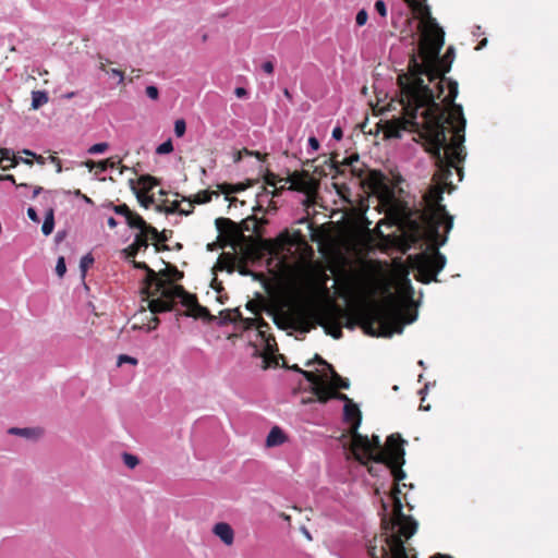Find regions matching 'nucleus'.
Returning a JSON list of instances; mask_svg holds the SVG:
<instances>
[{"mask_svg":"<svg viewBox=\"0 0 558 558\" xmlns=\"http://www.w3.org/2000/svg\"><path fill=\"white\" fill-rule=\"evenodd\" d=\"M213 533L221 539L223 544L230 546L234 542V531L229 523L219 522L213 527Z\"/></svg>","mask_w":558,"mask_h":558,"instance_id":"obj_16","label":"nucleus"},{"mask_svg":"<svg viewBox=\"0 0 558 558\" xmlns=\"http://www.w3.org/2000/svg\"><path fill=\"white\" fill-rule=\"evenodd\" d=\"M236 258L233 254L230 253H221L218 257L217 264L215 268L217 270H227L228 272H232L235 267Z\"/></svg>","mask_w":558,"mask_h":558,"instance_id":"obj_18","label":"nucleus"},{"mask_svg":"<svg viewBox=\"0 0 558 558\" xmlns=\"http://www.w3.org/2000/svg\"><path fill=\"white\" fill-rule=\"evenodd\" d=\"M149 232H138L135 235L134 242L123 250V254L126 259L135 258L136 254L142 248L148 247Z\"/></svg>","mask_w":558,"mask_h":558,"instance_id":"obj_13","label":"nucleus"},{"mask_svg":"<svg viewBox=\"0 0 558 558\" xmlns=\"http://www.w3.org/2000/svg\"><path fill=\"white\" fill-rule=\"evenodd\" d=\"M93 263H94V257L92 256V254H87V255L82 257L81 263H80V267L82 269L83 276H85V272H86L87 268L89 266H92Z\"/></svg>","mask_w":558,"mask_h":558,"instance_id":"obj_38","label":"nucleus"},{"mask_svg":"<svg viewBox=\"0 0 558 558\" xmlns=\"http://www.w3.org/2000/svg\"><path fill=\"white\" fill-rule=\"evenodd\" d=\"M376 12L381 16H387V5L384 0H377L374 5Z\"/></svg>","mask_w":558,"mask_h":558,"instance_id":"obj_46","label":"nucleus"},{"mask_svg":"<svg viewBox=\"0 0 558 558\" xmlns=\"http://www.w3.org/2000/svg\"><path fill=\"white\" fill-rule=\"evenodd\" d=\"M407 441L400 434H391L383 446L377 435L372 439L362 434H356L351 440V452L356 461L363 465L369 462L385 464L393 477V487L390 496L392 499V517L388 519L384 514L381 529L384 533L374 537L368 546L371 558H409L404 541L411 538L417 531V522L402 511L403 506L400 499L401 489L399 483L405 478L402 466L405 463L404 445ZM430 558H452L445 554H435Z\"/></svg>","mask_w":558,"mask_h":558,"instance_id":"obj_2","label":"nucleus"},{"mask_svg":"<svg viewBox=\"0 0 558 558\" xmlns=\"http://www.w3.org/2000/svg\"><path fill=\"white\" fill-rule=\"evenodd\" d=\"M147 97H149L153 100H157L159 97V90L156 86L149 85L145 89Z\"/></svg>","mask_w":558,"mask_h":558,"instance_id":"obj_48","label":"nucleus"},{"mask_svg":"<svg viewBox=\"0 0 558 558\" xmlns=\"http://www.w3.org/2000/svg\"><path fill=\"white\" fill-rule=\"evenodd\" d=\"M264 182L267 186L274 187L272 196L280 195L286 189V184H289V190L305 194L307 199L314 198L318 190V181L307 171L288 172L287 177H281L267 170L264 174Z\"/></svg>","mask_w":558,"mask_h":558,"instance_id":"obj_6","label":"nucleus"},{"mask_svg":"<svg viewBox=\"0 0 558 558\" xmlns=\"http://www.w3.org/2000/svg\"><path fill=\"white\" fill-rule=\"evenodd\" d=\"M227 315L230 316V318H229L230 323H238V322L241 323L243 320V318H244L242 316V313H241V311L239 308H234L232 311L228 310L227 311Z\"/></svg>","mask_w":558,"mask_h":558,"instance_id":"obj_39","label":"nucleus"},{"mask_svg":"<svg viewBox=\"0 0 558 558\" xmlns=\"http://www.w3.org/2000/svg\"><path fill=\"white\" fill-rule=\"evenodd\" d=\"M415 315L403 312L395 294L389 293L381 302H371L356 308L354 319L345 317L344 327L353 329L359 324L365 333L373 337H391L401 333Z\"/></svg>","mask_w":558,"mask_h":558,"instance_id":"obj_4","label":"nucleus"},{"mask_svg":"<svg viewBox=\"0 0 558 558\" xmlns=\"http://www.w3.org/2000/svg\"><path fill=\"white\" fill-rule=\"evenodd\" d=\"M123 363H129V364H132V365H136L137 364V360L133 356H130V355H126V354H121L119 357H118V365H122Z\"/></svg>","mask_w":558,"mask_h":558,"instance_id":"obj_49","label":"nucleus"},{"mask_svg":"<svg viewBox=\"0 0 558 558\" xmlns=\"http://www.w3.org/2000/svg\"><path fill=\"white\" fill-rule=\"evenodd\" d=\"M328 369L331 373V384L333 389H348L350 383L347 378L341 377L333 368L332 365H328Z\"/></svg>","mask_w":558,"mask_h":558,"instance_id":"obj_22","label":"nucleus"},{"mask_svg":"<svg viewBox=\"0 0 558 558\" xmlns=\"http://www.w3.org/2000/svg\"><path fill=\"white\" fill-rule=\"evenodd\" d=\"M156 315L157 314H154L151 312H150V315H148V322H147V328H146L147 331L155 330L158 327L160 319Z\"/></svg>","mask_w":558,"mask_h":558,"instance_id":"obj_40","label":"nucleus"},{"mask_svg":"<svg viewBox=\"0 0 558 558\" xmlns=\"http://www.w3.org/2000/svg\"><path fill=\"white\" fill-rule=\"evenodd\" d=\"M274 322L280 329L291 328L307 333L323 325V307L315 310L300 305L293 311L277 314Z\"/></svg>","mask_w":558,"mask_h":558,"instance_id":"obj_8","label":"nucleus"},{"mask_svg":"<svg viewBox=\"0 0 558 558\" xmlns=\"http://www.w3.org/2000/svg\"><path fill=\"white\" fill-rule=\"evenodd\" d=\"M157 274L159 278H162L163 280L171 284H174V281L181 280L184 276V274L173 265H167L166 269H162Z\"/></svg>","mask_w":558,"mask_h":558,"instance_id":"obj_20","label":"nucleus"},{"mask_svg":"<svg viewBox=\"0 0 558 558\" xmlns=\"http://www.w3.org/2000/svg\"><path fill=\"white\" fill-rule=\"evenodd\" d=\"M218 189L220 190L221 193H223L226 195L234 193V185L230 184V183L219 184Z\"/></svg>","mask_w":558,"mask_h":558,"instance_id":"obj_51","label":"nucleus"},{"mask_svg":"<svg viewBox=\"0 0 558 558\" xmlns=\"http://www.w3.org/2000/svg\"><path fill=\"white\" fill-rule=\"evenodd\" d=\"M262 69L265 73L267 74H272L274 73V63L271 61H265L263 64H262Z\"/></svg>","mask_w":558,"mask_h":558,"instance_id":"obj_57","label":"nucleus"},{"mask_svg":"<svg viewBox=\"0 0 558 558\" xmlns=\"http://www.w3.org/2000/svg\"><path fill=\"white\" fill-rule=\"evenodd\" d=\"M302 376L313 385V387H316L318 384H322V381L324 380L322 376L317 375L316 373L314 372H310V371H303L302 372Z\"/></svg>","mask_w":558,"mask_h":558,"instance_id":"obj_31","label":"nucleus"},{"mask_svg":"<svg viewBox=\"0 0 558 558\" xmlns=\"http://www.w3.org/2000/svg\"><path fill=\"white\" fill-rule=\"evenodd\" d=\"M234 94L238 98H245L247 97V90L244 87H236L234 89Z\"/></svg>","mask_w":558,"mask_h":558,"instance_id":"obj_62","label":"nucleus"},{"mask_svg":"<svg viewBox=\"0 0 558 558\" xmlns=\"http://www.w3.org/2000/svg\"><path fill=\"white\" fill-rule=\"evenodd\" d=\"M9 433L12 434V435L22 436V437H25V438L38 437L39 435H41V430L40 429H35V428L12 427V428L9 429Z\"/></svg>","mask_w":558,"mask_h":558,"instance_id":"obj_28","label":"nucleus"},{"mask_svg":"<svg viewBox=\"0 0 558 558\" xmlns=\"http://www.w3.org/2000/svg\"><path fill=\"white\" fill-rule=\"evenodd\" d=\"M424 149L432 156L437 170L433 175V184L424 195L427 205L425 222L428 227L430 239L435 244L432 252H422L409 256L410 265L416 270L414 278L424 284L432 281L438 282L437 275L446 266V256L438 251L444 245L447 235L441 236L440 227L444 226L448 233L453 227V217L449 215L446 206L441 204L442 194L451 193L454 185L450 180L452 170H456L459 181L463 178V161L466 156L464 142H420Z\"/></svg>","mask_w":558,"mask_h":558,"instance_id":"obj_3","label":"nucleus"},{"mask_svg":"<svg viewBox=\"0 0 558 558\" xmlns=\"http://www.w3.org/2000/svg\"><path fill=\"white\" fill-rule=\"evenodd\" d=\"M367 19H368V13L365 9H362L357 12L356 14V17H355V22H356V25L357 26H363L366 24L367 22Z\"/></svg>","mask_w":558,"mask_h":558,"instance_id":"obj_45","label":"nucleus"},{"mask_svg":"<svg viewBox=\"0 0 558 558\" xmlns=\"http://www.w3.org/2000/svg\"><path fill=\"white\" fill-rule=\"evenodd\" d=\"M109 73L112 75V76H117L119 78L118 83L121 84L124 80V74L122 71L118 70V69H111L109 71Z\"/></svg>","mask_w":558,"mask_h":558,"instance_id":"obj_59","label":"nucleus"},{"mask_svg":"<svg viewBox=\"0 0 558 558\" xmlns=\"http://www.w3.org/2000/svg\"><path fill=\"white\" fill-rule=\"evenodd\" d=\"M125 221L130 228H136L140 230V232H149L150 235L158 234V230L155 227L148 225L137 213L132 211Z\"/></svg>","mask_w":558,"mask_h":558,"instance_id":"obj_15","label":"nucleus"},{"mask_svg":"<svg viewBox=\"0 0 558 558\" xmlns=\"http://www.w3.org/2000/svg\"><path fill=\"white\" fill-rule=\"evenodd\" d=\"M171 151H173L172 142H162V144L156 148V153L159 155L169 154Z\"/></svg>","mask_w":558,"mask_h":558,"instance_id":"obj_42","label":"nucleus"},{"mask_svg":"<svg viewBox=\"0 0 558 558\" xmlns=\"http://www.w3.org/2000/svg\"><path fill=\"white\" fill-rule=\"evenodd\" d=\"M343 420L347 424L350 425L349 427V435L351 436V439L354 438V436L359 433V427L362 422V413L357 404L354 402H350L349 404H344L343 408Z\"/></svg>","mask_w":558,"mask_h":558,"instance_id":"obj_12","label":"nucleus"},{"mask_svg":"<svg viewBox=\"0 0 558 558\" xmlns=\"http://www.w3.org/2000/svg\"><path fill=\"white\" fill-rule=\"evenodd\" d=\"M65 271H66L65 259L63 256H60L57 260L56 272L61 278L64 276Z\"/></svg>","mask_w":558,"mask_h":558,"instance_id":"obj_43","label":"nucleus"},{"mask_svg":"<svg viewBox=\"0 0 558 558\" xmlns=\"http://www.w3.org/2000/svg\"><path fill=\"white\" fill-rule=\"evenodd\" d=\"M348 316V312L339 305L332 303L323 306V325H320L325 332L333 339H340L342 332V319Z\"/></svg>","mask_w":558,"mask_h":558,"instance_id":"obj_10","label":"nucleus"},{"mask_svg":"<svg viewBox=\"0 0 558 558\" xmlns=\"http://www.w3.org/2000/svg\"><path fill=\"white\" fill-rule=\"evenodd\" d=\"M84 166H85L86 168H88V170H89V171H93L94 169H96V168H97V161H94V160H92V159H88V160H86V161L84 162Z\"/></svg>","mask_w":558,"mask_h":558,"instance_id":"obj_63","label":"nucleus"},{"mask_svg":"<svg viewBox=\"0 0 558 558\" xmlns=\"http://www.w3.org/2000/svg\"><path fill=\"white\" fill-rule=\"evenodd\" d=\"M19 163V160L15 156H10L9 150L1 149L0 150V168L2 170H8L10 168L15 167Z\"/></svg>","mask_w":558,"mask_h":558,"instance_id":"obj_23","label":"nucleus"},{"mask_svg":"<svg viewBox=\"0 0 558 558\" xmlns=\"http://www.w3.org/2000/svg\"><path fill=\"white\" fill-rule=\"evenodd\" d=\"M186 123L183 119H178L174 122V134L177 137H182L185 133Z\"/></svg>","mask_w":558,"mask_h":558,"instance_id":"obj_37","label":"nucleus"},{"mask_svg":"<svg viewBox=\"0 0 558 558\" xmlns=\"http://www.w3.org/2000/svg\"><path fill=\"white\" fill-rule=\"evenodd\" d=\"M287 439L284 432L279 426H274L266 438V447L271 448L280 446L284 444Z\"/></svg>","mask_w":558,"mask_h":558,"instance_id":"obj_17","label":"nucleus"},{"mask_svg":"<svg viewBox=\"0 0 558 558\" xmlns=\"http://www.w3.org/2000/svg\"><path fill=\"white\" fill-rule=\"evenodd\" d=\"M47 159H49L50 162L56 166L57 172H61L62 171L61 160L54 155V153H49Z\"/></svg>","mask_w":558,"mask_h":558,"instance_id":"obj_50","label":"nucleus"},{"mask_svg":"<svg viewBox=\"0 0 558 558\" xmlns=\"http://www.w3.org/2000/svg\"><path fill=\"white\" fill-rule=\"evenodd\" d=\"M133 264V267L136 269H142L146 272V276L143 280L142 294L145 295L143 301L147 302L156 296L160 289L167 283L166 280L158 277V274L151 269L145 262H136L134 258L130 259Z\"/></svg>","mask_w":558,"mask_h":558,"instance_id":"obj_11","label":"nucleus"},{"mask_svg":"<svg viewBox=\"0 0 558 558\" xmlns=\"http://www.w3.org/2000/svg\"><path fill=\"white\" fill-rule=\"evenodd\" d=\"M246 308H247L251 313H253L254 315H258V314H259V312H260V306H259V304H258L257 302H255V301H248V302L246 303Z\"/></svg>","mask_w":558,"mask_h":558,"instance_id":"obj_52","label":"nucleus"},{"mask_svg":"<svg viewBox=\"0 0 558 558\" xmlns=\"http://www.w3.org/2000/svg\"><path fill=\"white\" fill-rule=\"evenodd\" d=\"M313 364H318V365H323V366H327V367H328V365H330L319 354H315L313 359L305 362L306 367H310Z\"/></svg>","mask_w":558,"mask_h":558,"instance_id":"obj_44","label":"nucleus"},{"mask_svg":"<svg viewBox=\"0 0 558 558\" xmlns=\"http://www.w3.org/2000/svg\"><path fill=\"white\" fill-rule=\"evenodd\" d=\"M130 184L132 187V191L135 192H143L144 194H147L149 191H151L156 185L159 184V181L149 174L141 175L136 182L134 180H130Z\"/></svg>","mask_w":558,"mask_h":558,"instance_id":"obj_14","label":"nucleus"},{"mask_svg":"<svg viewBox=\"0 0 558 558\" xmlns=\"http://www.w3.org/2000/svg\"><path fill=\"white\" fill-rule=\"evenodd\" d=\"M425 57L420 41L417 57L410 60L414 77L404 88L405 117L401 128L418 134L420 140H465L462 107L453 104L458 83L445 77L453 62L454 48L450 46L442 58L437 54L430 62Z\"/></svg>","mask_w":558,"mask_h":558,"instance_id":"obj_1","label":"nucleus"},{"mask_svg":"<svg viewBox=\"0 0 558 558\" xmlns=\"http://www.w3.org/2000/svg\"><path fill=\"white\" fill-rule=\"evenodd\" d=\"M122 460L124 462V464L129 468V469H134L140 463V460L134 454H131V453H128V452H124L122 454Z\"/></svg>","mask_w":558,"mask_h":558,"instance_id":"obj_34","label":"nucleus"},{"mask_svg":"<svg viewBox=\"0 0 558 558\" xmlns=\"http://www.w3.org/2000/svg\"><path fill=\"white\" fill-rule=\"evenodd\" d=\"M216 225L217 227L220 229L222 226H231V227H235V223L230 220L229 218H218L216 220Z\"/></svg>","mask_w":558,"mask_h":558,"instance_id":"obj_56","label":"nucleus"},{"mask_svg":"<svg viewBox=\"0 0 558 558\" xmlns=\"http://www.w3.org/2000/svg\"><path fill=\"white\" fill-rule=\"evenodd\" d=\"M193 209H194V206L192 205V203H190V202H189V207H187V209H183V208H181V207H180V203L175 201V202H173V203L171 204V206L167 207V208L165 209V211H166L167 214H174V213H179V214H181V215H185V216H187V215H190V214L193 211Z\"/></svg>","mask_w":558,"mask_h":558,"instance_id":"obj_30","label":"nucleus"},{"mask_svg":"<svg viewBox=\"0 0 558 558\" xmlns=\"http://www.w3.org/2000/svg\"><path fill=\"white\" fill-rule=\"evenodd\" d=\"M136 198L138 203L145 207L148 208L150 205L154 204V196L144 194L143 192H135Z\"/></svg>","mask_w":558,"mask_h":558,"instance_id":"obj_33","label":"nucleus"},{"mask_svg":"<svg viewBox=\"0 0 558 558\" xmlns=\"http://www.w3.org/2000/svg\"><path fill=\"white\" fill-rule=\"evenodd\" d=\"M342 130L340 126H335L332 129V133H331V140H341L342 138Z\"/></svg>","mask_w":558,"mask_h":558,"instance_id":"obj_58","label":"nucleus"},{"mask_svg":"<svg viewBox=\"0 0 558 558\" xmlns=\"http://www.w3.org/2000/svg\"><path fill=\"white\" fill-rule=\"evenodd\" d=\"M136 322L132 325V329H142L145 326L147 327L148 314L145 306H142L141 310L133 317Z\"/></svg>","mask_w":558,"mask_h":558,"instance_id":"obj_25","label":"nucleus"},{"mask_svg":"<svg viewBox=\"0 0 558 558\" xmlns=\"http://www.w3.org/2000/svg\"><path fill=\"white\" fill-rule=\"evenodd\" d=\"M109 148V145L107 142H99L92 147L88 148V154L95 155V154H102Z\"/></svg>","mask_w":558,"mask_h":558,"instance_id":"obj_35","label":"nucleus"},{"mask_svg":"<svg viewBox=\"0 0 558 558\" xmlns=\"http://www.w3.org/2000/svg\"><path fill=\"white\" fill-rule=\"evenodd\" d=\"M255 329L258 331V333H259L263 338H266L265 333H266V331H267L268 329H270V326H269V324H268L266 320H264L262 317H258Z\"/></svg>","mask_w":558,"mask_h":558,"instance_id":"obj_36","label":"nucleus"},{"mask_svg":"<svg viewBox=\"0 0 558 558\" xmlns=\"http://www.w3.org/2000/svg\"><path fill=\"white\" fill-rule=\"evenodd\" d=\"M359 159V156L357 155H352L348 158H343L342 161H339L337 159V156H332L331 158V161L332 163L336 166L337 163H342V165H352L353 161H356Z\"/></svg>","mask_w":558,"mask_h":558,"instance_id":"obj_47","label":"nucleus"},{"mask_svg":"<svg viewBox=\"0 0 558 558\" xmlns=\"http://www.w3.org/2000/svg\"><path fill=\"white\" fill-rule=\"evenodd\" d=\"M332 399L341 400L344 402V404H349L350 402H353L347 395L339 392L337 389L333 390Z\"/></svg>","mask_w":558,"mask_h":558,"instance_id":"obj_54","label":"nucleus"},{"mask_svg":"<svg viewBox=\"0 0 558 558\" xmlns=\"http://www.w3.org/2000/svg\"><path fill=\"white\" fill-rule=\"evenodd\" d=\"M213 195H218L214 191L204 190L194 195L193 199H189L190 203L194 206V204H206L209 203L213 198Z\"/></svg>","mask_w":558,"mask_h":558,"instance_id":"obj_27","label":"nucleus"},{"mask_svg":"<svg viewBox=\"0 0 558 558\" xmlns=\"http://www.w3.org/2000/svg\"><path fill=\"white\" fill-rule=\"evenodd\" d=\"M257 319L258 318H243L241 323L243 324V328L248 330L256 327Z\"/></svg>","mask_w":558,"mask_h":558,"instance_id":"obj_53","label":"nucleus"},{"mask_svg":"<svg viewBox=\"0 0 558 558\" xmlns=\"http://www.w3.org/2000/svg\"><path fill=\"white\" fill-rule=\"evenodd\" d=\"M26 155H29L36 159V161L40 165H44L46 162V158L43 155H36L29 150L24 151Z\"/></svg>","mask_w":558,"mask_h":558,"instance_id":"obj_60","label":"nucleus"},{"mask_svg":"<svg viewBox=\"0 0 558 558\" xmlns=\"http://www.w3.org/2000/svg\"><path fill=\"white\" fill-rule=\"evenodd\" d=\"M49 100L48 94L45 90H34L32 93V108L38 109Z\"/></svg>","mask_w":558,"mask_h":558,"instance_id":"obj_26","label":"nucleus"},{"mask_svg":"<svg viewBox=\"0 0 558 558\" xmlns=\"http://www.w3.org/2000/svg\"><path fill=\"white\" fill-rule=\"evenodd\" d=\"M329 276L318 266H306L301 271V283L299 294L306 301H314L320 294H328L327 282Z\"/></svg>","mask_w":558,"mask_h":558,"instance_id":"obj_9","label":"nucleus"},{"mask_svg":"<svg viewBox=\"0 0 558 558\" xmlns=\"http://www.w3.org/2000/svg\"><path fill=\"white\" fill-rule=\"evenodd\" d=\"M156 252L168 251L169 246L165 243L157 242L154 244Z\"/></svg>","mask_w":558,"mask_h":558,"instance_id":"obj_64","label":"nucleus"},{"mask_svg":"<svg viewBox=\"0 0 558 558\" xmlns=\"http://www.w3.org/2000/svg\"><path fill=\"white\" fill-rule=\"evenodd\" d=\"M54 228V211L52 208H49L45 214V220L41 227V231L45 235H49L52 233Z\"/></svg>","mask_w":558,"mask_h":558,"instance_id":"obj_24","label":"nucleus"},{"mask_svg":"<svg viewBox=\"0 0 558 558\" xmlns=\"http://www.w3.org/2000/svg\"><path fill=\"white\" fill-rule=\"evenodd\" d=\"M121 158L112 156L104 160L97 161L96 174L106 172L108 169H114L121 163Z\"/></svg>","mask_w":558,"mask_h":558,"instance_id":"obj_21","label":"nucleus"},{"mask_svg":"<svg viewBox=\"0 0 558 558\" xmlns=\"http://www.w3.org/2000/svg\"><path fill=\"white\" fill-rule=\"evenodd\" d=\"M243 156H256L258 159L262 158L259 151H253V150L243 148L242 150H238L233 154V161L239 162L243 158Z\"/></svg>","mask_w":558,"mask_h":558,"instance_id":"obj_32","label":"nucleus"},{"mask_svg":"<svg viewBox=\"0 0 558 558\" xmlns=\"http://www.w3.org/2000/svg\"><path fill=\"white\" fill-rule=\"evenodd\" d=\"M27 216L29 217V219L34 222H38L39 221V217L36 213V210L33 208V207H29L27 209Z\"/></svg>","mask_w":558,"mask_h":558,"instance_id":"obj_61","label":"nucleus"},{"mask_svg":"<svg viewBox=\"0 0 558 558\" xmlns=\"http://www.w3.org/2000/svg\"><path fill=\"white\" fill-rule=\"evenodd\" d=\"M149 239L155 240L156 242L165 243L168 241V235L166 234V230L158 232L157 235H149Z\"/></svg>","mask_w":558,"mask_h":558,"instance_id":"obj_55","label":"nucleus"},{"mask_svg":"<svg viewBox=\"0 0 558 558\" xmlns=\"http://www.w3.org/2000/svg\"><path fill=\"white\" fill-rule=\"evenodd\" d=\"M418 15L422 27V50L427 60L433 61L441 50L445 43V33L438 25L437 21L430 15V9L428 4H424L420 1V5L411 9Z\"/></svg>","mask_w":558,"mask_h":558,"instance_id":"obj_7","label":"nucleus"},{"mask_svg":"<svg viewBox=\"0 0 558 558\" xmlns=\"http://www.w3.org/2000/svg\"><path fill=\"white\" fill-rule=\"evenodd\" d=\"M333 388L331 386H327L324 380L322 384H318L316 387H313L312 391L320 403H326L333 397Z\"/></svg>","mask_w":558,"mask_h":558,"instance_id":"obj_19","label":"nucleus"},{"mask_svg":"<svg viewBox=\"0 0 558 558\" xmlns=\"http://www.w3.org/2000/svg\"><path fill=\"white\" fill-rule=\"evenodd\" d=\"M113 210L118 215H122L125 217V219L131 215L132 210L129 208L126 204H120L113 206Z\"/></svg>","mask_w":558,"mask_h":558,"instance_id":"obj_41","label":"nucleus"},{"mask_svg":"<svg viewBox=\"0 0 558 558\" xmlns=\"http://www.w3.org/2000/svg\"><path fill=\"white\" fill-rule=\"evenodd\" d=\"M177 300L186 307V311L179 313V316H187L193 318H203L213 320L215 317L210 314L209 310L198 303L195 294L189 293L180 284L165 283L160 292L148 301L147 308L154 314L165 313L172 311Z\"/></svg>","mask_w":558,"mask_h":558,"instance_id":"obj_5","label":"nucleus"},{"mask_svg":"<svg viewBox=\"0 0 558 558\" xmlns=\"http://www.w3.org/2000/svg\"><path fill=\"white\" fill-rule=\"evenodd\" d=\"M399 291L402 293L407 299H411L414 294V289L411 283V280L404 276L400 282H399Z\"/></svg>","mask_w":558,"mask_h":558,"instance_id":"obj_29","label":"nucleus"}]
</instances>
